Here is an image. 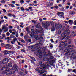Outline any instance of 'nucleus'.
I'll return each instance as SVG.
<instances>
[{
    "label": "nucleus",
    "instance_id": "7",
    "mask_svg": "<svg viewBox=\"0 0 76 76\" xmlns=\"http://www.w3.org/2000/svg\"><path fill=\"white\" fill-rule=\"evenodd\" d=\"M13 70H15V71H18L19 70V68L17 66H14L12 68Z\"/></svg>",
    "mask_w": 76,
    "mask_h": 76
},
{
    "label": "nucleus",
    "instance_id": "35",
    "mask_svg": "<svg viewBox=\"0 0 76 76\" xmlns=\"http://www.w3.org/2000/svg\"><path fill=\"white\" fill-rule=\"evenodd\" d=\"M75 13H74L73 12H71L69 13V15H73Z\"/></svg>",
    "mask_w": 76,
    "mask_h": 76
},
{
    "label": "nucleus",
    "instance_id": "46",
    "mask_svg": "<svg viewBox=\"0 0 76 76\" xmlns=\"http://www.w3.org/2000/svg\"><path fill=\"white\" fill-rule=\"evenodd\" d=\"M21 42H23V43H25V40H23V39L21 40Z\"/></svg>",
    "mask_w": 76,
    "mask_h": 76
},
{
    "label": "nucleus",
    "instance_id": "55",
    "mask_svg": "<svg viewBox=\"0 0 76 76\" xmlns=\"http://www.w3.org/2000/svg\"><path fill=\"white\" fill-rule=\"evenodd\" d=\"M69 28H70V27H69V26H66V28L67 29H68L69 30Z\"/></svg>",
    "mask_w": 76,
    "mask_h": 76
},
{
    "label": "nucleus",
    "instance_id": "54",
    "mask_svg": "<svg viewBox=\"0 0 76 76\" xmlns=\"http://www.w3.org/2000/svg\"><path fill=\"white\" fill-rule=\"evenodd\" d=\"M2 37L4 38H5V34H2Z\"/></svg>",
    "mask_w": 76,
    "mask_h": 76
},
{
    "label": "nucleus",
    "instance_id": "14",
    "mask_svg": "<svg viewBox=\"0 0 76 76\" xmlns=\"http://www.w3.org/2000/svg\"><path fill=\"white\" fill-rule=\"evenodd\" d=\"M40 29L42 30H41L40 31H38V32H39V33H42V34H44V30H42V28L41 27Z\"/></svg>",
    "mask_w": 76,
    "mask_h": 76
},
{
    "label": "nucleus",
    "instance_id": "21",
    "mask_svg": "<svg viewBox=\"0 0 76 76\" xmlns=\"http://www.w3.org/2000/svg\"><path fill=\"white\" fill-rule=\"evenodd\" d=\"M37 26H36V27L37 28H38L39 26H40V25H41L40 24V23H37Z\"/></svg>",
    "mask_w": 76,
    "mask_h": 76
},
{
    "label": "nucleus",
    "instance_id": "24",
    "mask_svg": "<svg viewBox=\"0 0 76 76\" xmlns=\"http://www.w3.org/2000/svg\"><path fill=\"white\" fill-rule=\"evenodd\" d=\"M55 30V29L54 28V26H53L52 28L51 31H52V32H53V31H54Z\"/></svg>",
    "mask_w": 76,
    "mask_h": 76
},
{
    "label": "nucleus",
    "instance_id": "26",
    "mask_svg": "<svg viewBox=\"0 0 76 76\" xmlns=\"http://www.w3.org/2000/svg\"><path fill=\"white\" fill-rule=\"evenodd\" d=\"M47 4L48 6H51V3L50 2H47Z\"/></svg>",
    "mask_w": 76,
    "mask_h": 76
},
{
    "label": "nucleus",
    "instance_id": "18",
    "mask_svg": "<svg viewBox=\"0 0 76 76\" xmlns=\"http://www.w3.org/2000/svg\"><path fill=\"white\" fill-rule=\"evenodd\" d=\"M12 63H10L8 64V66L9 67H12Z\"/></svg>",
    "mask_w": 76,
    "mask_h": 76
},
{
    "label": "nucleus",
    "instance_id": "56",
    "mask_svg": "<svg viewBox=\"0 0 76 76\" xmlns=\"http://www.w3.org/2000/svg\"><path fill=\"white\" fill-rule=\"evenodd\" d=\"M31 22H33V23H37V22H36V21H34V20H32Z\"/></svg>",
    "mask_w": 76,
    "mask_h": 76
},
{
    "label": "nucleus",
    "instance_id": "49",
    "mask_svg": "<svg viewBox=\"0 0 76 76\" xmlns=\"http://www.w3.org/2000/svg\"><path fill=\"white\" fill-rule=\"evenodd\" d=\"M73 72V73H76V69H74L72 71Z\"/></svg>",
    "mask_w": 76,
    "mask_h": 76
},
{
    "label": "nucleus",
    "instance_id": "28",
    "mask_svg": "<svg viewBox=\"0 0 76 76\" xmlns=\"http://www.w3.org/2000/svg\"><path fill=\"white\" fill-rule=\"evenodd\" d=\"M35 46V47H34V49H35V50H37V49L39 48V46L38 47V46Z\"/></svg>",
    "mask_w": 76,
    "mask_h": 76
},
{
    "label": "nucleus",
    "instance_id": "22",
    "mask_svg": "<svg viewBox=\"0 0 76 76\" xmlns=\"http://www.w3.org/2000/svg\"><path fill=\"white\" fill-rule=\"evenodd\" d=\"M7 16H10V17H11V16H13V17L15 16V15L13 16V15H12V14H11V13L8 14Z\"/></svg>",
    "mask_w": 76,
    "mask_h": 76
},
{
    "label": "nucleus",
    "instance_id": "53",
    "mask_svg": "<svg viewBox=\"0 0 76 76\" xmlns=\"http://www.w3.org/2000/svg\"><path fill=\"white\" fill-rule=\"evenodd\" d=\"M69 51V49L66 48L65 50L64 51L65 52H66L67 51Z\"/></svg>",
    "mask_w": 76,
    "mask_h": 76
},
{
    "label": "nucleus",
    "instance_id": "47",
    "mask_svg": "<svg viewBox=\"0 0 76 76\" xmlns=\"http://www.w3.org/2000/svg\"><path fill=\"white\" fill-rule=\"evenodd\" d=\"M50 64L51 66H53V67H54L55 66L54 65V64H53V63H51V64Z\"/></svg>",
    "mask_w": 76,
    "mask_h": 76
},
{
    "label": "nucleus",
    "instance_id": "62",
    "mask_svg": "<svg viewBox=\"0 0 76 76\" xmlns=\"http://www.w3.org/2000/svg\"><path fill=\"white\" fill-rule=\"evenodd\" d=\"M12 30L13 31H14V32H16V33H17L16 31L15 30V29H13Z\"/></svg>",
    "mask_w": 76,
    "mask_h": 76
},
{
    "label": "nucleus",
    "instance_id": "42",
    "mask_svg": "<svg viewBox=\"0 0 76 76\" xmlns=\"http://www.w3.org/2000/svg\"><path fill=\"white\" fill-rule=\"evenodd\" d=\"M11 43L12 44H15V42H14V41L11 42Z\"/></svg>",
    "mask_w": 76,
    "mask_h": 76
},
{
    "label": "nucleus",
    "instance_id": "64",
    "mask_svg": "<svg viewBox=\"0 0 76 76\" xmlns=\"http://www.w3.org/2000/svg\"><path fill=\"white\" fill-rule=\"evenodd\" d=\"M10 33H12V32H13V31H12V30H11V29L10 30Z\"/></svg>",
    "mask_w": 76,
    "mask_h": 76
},
{
    "label": "nucleus",
    "instance_id": "37",
    "mask_svg": "<svg viewBox=\"0 0 76 76\" xmlns=\"http://www.w3.org/2000/svg\"><path fill=\"white\" fill-rule=\"evenodd\" d=\"M15 36L17 38H18V37H19V35L18 34V33H16Z\"/></svg>",
    "mask_w": 76,
    "mask_h": 76
},
{
    "label": "nucleus",
    "instance_id": "51",
    "mask_svg": "<svg viewBox=\"0 0 76 76\" xmlns=\"http://www.w3.org/2000/svg\"><path fill=\"white\" fill-rule=\"evenodd\" d=\"M70 53H71V54ZM70 53H69V55H72L73 54V52L72 51L70 52Z\"/></svg>",
    "mask_w": 76,
    "mask_h": 76
},
{
    "label": "nucleus",
    "instance_id": "59",
    "mask_svg": "<svg viewBox=\"0 0 76 76\" xmlns=\"http://www.w3.org/2000/svg\"><path fill=\"white\" fill-rule=\"evenodd\" d=\"M4 18H5V19H8V18L7 17H6V16H4Z\"/></svg>",
    "mask_w": 76,
    "mask_h": 76
},
{
    "label": "nucleus",
    "instance_id": "20",
    "mask_svg": "<svg viewBox=\"0 0 76 76\" xmlns=\"http://www.w3.org/2000/svg\"><path fill=\"white\" fill-rule=\"evenodd\" d=\"M55 25L56 28V29H58V25L57 24H55Z\"/></svg>",
    "mask_w": 76,
    "mask_h": 76
},
{
    "label": "nucleus",
    "instance_id": "23",
    "mask_svg": "<svg viewBox=\"0 0 76 76\" xmlns=\"http://www.w3.org/2000/svg\"><path fill=\"white\" fill-rule=\"evenodd\" d=\"M42 25L43 27H44V28H45V26H46L45 25V23H42Z\"/></svg>",
    "mask_w": 76,
    "mask_h": 76
},
{
    "label": "nucleus",
    "instance_id": "5",
    "mask_svg": "<svg viewBox=\"0 0 76 76\" xmlns=\"http://www.w3.org/2000/svg\"><path fill=\"white\" fill-rule=\"evenodd\" d=\"M2 29L3 30L4 29H5V30H4V32H6L8 31V30H9V28L7 27H6V25H3L2 26Z\"/></svg>",
    "mask_w": 76,
    "mask_h": 76
},
{
    "label": "nucleus",
    "instance_id": "40",
    "mask_svg": "<svg viewBox=\"0 0 76 76\" xmlns=\"http://www.w3.org/2000/svg\"><path fill=\"white\" fill-rule=\"evenodd\" d=\"M10 34L9 32H7L6 33L7 36H10Z\"/></svg>",
    "mask_w": 76,
    "mask_h": 76
},
{
    "label": "nucleus",
    "instance_id": "43",
    "mask_svg": "<svg viewBox=\"0 0 76 76\" xmlns=\"http://www.w3.org/2000/svg\"><path fill=\"white\" fill-rule=\"evenodd\" d=\"M20 9L21 11H23V10H25V9H24L23 7H21L20 8Z\"/></svg>",
    "mask_w": 76,
    "mask_h": 76
},
{
    "label": "nucleus",
    "instance_id": "17",
    "mask_svg": "<svg viewBox=\"0 0 76 76\" xmlns=\"http://www.w3.org/2000/svg\"><path fill=\"white\" fill-rule=\"evenodd\" d=\"M35 46H36L35 45L31 46L29 47V48H31V49H35Z\"/></svg>",
    "mask_w": 76,
    "mask_h": 76
},
{
    "label": "nucleus",
    "instance_id": "6",
    "mask_svg": "<svg viewBox=\"0 0 76 76\" xmlns=\"http://www.w3.org/2000/svg\"><path fill=\"white\" fill-rule=\"evenodd\" d=\"M10 60V59H9L8 58L4 59L3 60L2 63L3 64H6V63H8V61H9Z\"/></svg>",
    "mask_w": 76,
    "mask_h": 76
},
{
    "label": "nucleus",
    "instance_id": "27",
    "mask_svg": "<svg viewBox=\"0 0 76 76\" xmlns=\"http://www.w3.org/2000/svg\"><path fill=\"white\" fill-rule=\"evenodd\" d=\"M61 28H62V25L61 24L59 25V26H58V28L60 29Z\"/></svg>",
    "mask_w": 76,
    "mask_h": 76
},
{
    "label": "nucleus",
    "instance_id": "39",
    "mask_svg": "<svg viewBox=\"0 0 76 76\" xmlns=\"http://www.w3.org/2000/svg\"><path fill=\"white\" fill-rule=\"evenodd\" d=\"M10 38H14V36L12 34L10 36Z\"/></svg>",
    "mask_w": 76,
    "mask_h": 76
},
{
    "label": "nucleus",
    "instance_id": "3",
    "mask_svg": "<svg viewBox=\"0 0 76 76\" xmlns=\"http://www.w3.org/2000/svg\"><path fill=\"white\" fill-rule=\"evenodd\" d=\"M30 36L31 37L33 38H34L36 40H38V39H39V38H41V39H42V36H44V34H42L41 35H31V34H30Z\"/></svg>",
    "mask_w": 76,
    "mask_h": 76
},
{
    "label": "nucleus",
    "instance_id": "13",
    "mask_svg": "<svg viewBox=\"0 0 76 76\" xmlns=\"http://www.w3.org/2000/svg\"><path fill=\"white\" fill-rule=\"evenodd\" d=\"M72 36H76V31L74 32V31H72Z\"/></svg>",
    "mask_w": 76,
    "mask_h": 76
},
{
    "label": "nucleus",
    "instance_id": "12",
    "mask_svg": "<svg viewBox=\"0 0 76 76\" xmlns=\"http://www.w3.org/2000/svg\"><path fill=\"white\" fill-rule=\"evenodd\" d=\"M68 23L70 25H73V21L72 20H69L68 21Z\"/></svg>",
    "mask_w": 76,
    "mask_h": 76
},
{
    "label": "nucleus",
    "instance_id": "60",
    "mask_svg": "<svg viewBox=\"0 0 76 76\" xmlns=\"http://www.w3.org/2000/svg\"><path fill=\"white\" fill-rule=\"evenodd\" d=\"M42 76H48V75H46V74H43L42 75Z\"/></svg>",
    "mask_w": 76,
    "mask_h": 76
},
{
    "label": "nucleus",
    "instance_id": "45",
    "mask_svg": "<svg viewBox=\"0 0 76 76\" xmlns=\"http://www.w3.org/2000/svg\"><path fill=\"white\" fill-rule=\"evenodd\" d=\"M27 41H29V42H31V39H27Z\"/></svg>",
    "mask_w": 76,
    "mask_h": 76
},
{
    "label": "nucleus",
    "instance_id": "8",
    "mask_svg": "<svg viewBox=\"0 0 76 76\" xmlns=\"http://www.w3.org/2000/svg\"><path fill=\"white\" fill-rule=\"evenodd\" d=\"M70 38V37L69 36H67L66 38V41H68V40H69V42H68V43L70 44H71V42L70 41V40H69V39Z\"/></svg>",
    "mask_w": 76,
    "mask_h": 76
},
{
    "label": "nucleus",
    "instance_id": "34",
    "mask_svg": "<svg viewBox=\"0 0 76 76\" xmlns=\"http://www.w3.org/2000/svg\"><path fill=\"white\" fill-rule=\"evenodd\" d=\"M8 28L9 29H13V26H8Z\"/></svg>",
    "mask_w": 76,
    "mask_h": 76
},
{
    "label": "nucleus",
    "instance_id": "4",
    "mask_svg": "<svg viewBox=\"0 0 76 76\" xmlns=\"http://www.w3.org/2000/svg\"><path fill=\"white\" fill-rule=\"evenodd\" d=\"M1 70H4L5 72H6V75H10V73H9L10 70V68H7L6 67H4L2 68Z\"/></svg>",
    "mask_w": 76,
    "mask_h": 76
},
{
    "label": "nucleus",
    "instance_id": "32",
    "mask_svg": "<svg viewBox=\"0 0 76 76\" xmlns=\"http://www.w3.org/2000/svg\"><path fill=\"white\" fill-rule=\"evenodd\" d=\"M6 48L7 49V50H10V49H11L12 48L10 46H9L8 47H6Z\"/></svg>",
    "mask_w": 76,
    "mask_h": 76
},
{
    "label": "nucleus",
    "instance_id": "19",
    "mask_svg": "<svg viewBox=\"0 0 76 76\" xmlns=\"http://www.w3.org/2000/svg\"><path fill=\"white\" fill-rule=\"evenodd\" d=\"M8 4L10 7H15V6L13 4Z\"/></svg>",
    "mask_w": 76,
    "mask_h": 76
},
{
    "label": "nucleus",
    "instance_id": "33",
    "mask_svg": "<svg viewBox=\"0 0 76 76\" xmlns=\"http://www.w3.org/2000/svg\"><path fill=\"white\" fill-rule=\"evenodd\" d=\"M13 41L15 42H16V41H17V38L16 37L14 38L13 39Z\"/></svg>",
    "mask_w": 76,
    "mask_h": 76
},
{
    "label": "nucleus",
    "instance_id": "63",
    "mask_svg": "<svg viewBox=\"0 0 76 76\" xmlns=\"http://www.w3.org/2000/svg\"><path fill=\"white\" fill-rule=\"evenodd\" d=\"M25 10H26V11H29V9L27 8L25 9Z\"/></svg>",
    "mask_w": 76,
    "mask_h": 76
},
{
    "label": "nucleus",
    "instance_id": "16",
    "mask_svg": "<svg viewBox=\"0 0 76 76\" xmlns=\"http://www.w3.org/2000/svg\"><path fill=\"white\" fill-rule=\"evenodd\" d=\"M46 26H50V23L48 21H46L45 22Z\"/></svg>",
    "mask_w": 76,
    "mask_h": 76
},
{
    "label": "nucleus",
    "instance_id": "36",
    "mask_svg": "<svg viewBox=\"0 0 76 76\" xmlns=\"http://www.w3.org/2000/svg\"><path fill=\"white\" fill-rule=\"evenodd\" d=\"M0 2L1 3H5L6 1H5L4 0H2L0 1Z\"/></svg>",
    "mask_w": 76,
    "mask_h": 76
},
{
    "label": "nucleus",
    "instance_id": "10",
    "mask_svg": "<svg viewBox=\"0 0 76 76\" xmlns=\"http://www.w3.org/2000/svg\"><path fill=\"white\" fill-rule=\"evenodd\" d=\"M39 52V58H41V57H42V52H41L40 51V50H38V52Z\"/></svg>",
    "mask_w": 76,
    "mask_h": 76
},
{
    "label": "nucleus",
    "instance_id": "48",
    "mask_svg": "<svg viewBox=\"0 0 76 76\" xmlns=\"http://www.w3.org/2000/svg\"><path fill=\"white\" fill-rule=\"evenodd\" d=\"M73 24L74 25H76V21L75 20L73 22Z\"/></svg>",
    "mask_w": 76,
    "mask_h": 76
},
{
    "label": "nucleus",
    "instance_id": "41",
    "mask_svg": "<svg viewBox=\"0 0 76 76\" xmlns=\"http://www.w3.org/2000/svg\"><path fill=\"white\" fill-rule=\"evenodd\" d=\"M13 54H14L13 53H12L9 56H10V57H12L13 56Z\"/></svg>",
    "mask_w": 76,
    "mask_h": 76
},
{
    "label": "nucleus",
    "instance_id": "25",
    "mask_svg": "<svg viewBox=\"0 0 76 76\" xmlns=\"http://www.w3.org/2000/svg\"><path fill=\"white\" fill-rule=\"evenodd\" d=\"M58 16H59L60 18H64V15H58Z\"/></svg>",
    "mask_w": 76,
    "mask_h": 76
},
{
    "label": "nucleus",
    "instance_id": "9",
    "mask_svg": "<svg viewBox=\"0 0 76 76\" xmlns=\"http://www.w3.org/2000/svg\"><path fill=\"white\" fill-rule=\"evenodd\" d=\"M31 32H32L33 34H38V31H34V30L33 29H31Z\"/></svg>",
    "mask_w": 76,
    "mask_h": 76
},
{
    "label": "nucleus",
    "instance_id": "52",
    "mask_svg": "<svg viewBox=\"0 0 76 76\" xmlns=\"http://www.w3.org/2000/svg\"><path fill=\"white\" fill-rule=\"evenodd\" d=\"M31 58L33 60H34V61H35V59L34 58H32V57H31Z\"/></svg>",
    "mask_w": 76,
    "mask_h": 76
},
{
    "label": "nucleus",
    "instance_id": "44",
    "mask_svg": "<svg viewBox=\"0 0 76 76\" xmlns=\"http://www.w3.org/2000/svg\"><path fill=\"white\" fill-rule=\"evenodd\" d=\"M61 30H58V34H61Z\"/></svg>",
    "mask_w": 76,
    "mask_h": 76
},
{
    "label": "nucleus",
    "instance_id": "2",
    "mask_svg": "<svg viewBox=\"0 0 76 76\" xmlns=\"http://www.w3.org/2000/svg\"><path fill=\"white\" fill-rule=\"evenodd\" d=\"M70 33V31H68L67 30L64 31L63 33L61 34V38L62 40L66 38V36H67V34L68 35Z\"/></svg>",
    "mask_w": 76,
    "mask_h": 76
},
{
    "label": "nucleus",
    "instance_id": "57",
    "mask_svg": "<svg viewBox=\"0 0 76 76\" xmlns=\"http://www.w3.org/2000/svg\"><path fill=\"white\" fill-rule=\"evenodd\" d=\"M58 6H59V7H63V5L61 4H59L58 5Z\"/></svg>",
    "mask_w": 76,
    "mask_h": 76
},
{
    "label": "nucleus",
    "instance_id": "38",
    "mask_svg": "<svg viewBox=\"0 0 76 76\" xmlns=\"http://www.w3.org/2000/svg\"><path fill=\"white\" fill-rule=\"evenodd\" d=\"M40 44V42H37V44L35 45L36 46H38V45L39 44Z\"/></svg>",
    "mask_w": 76,
    "mask_h": 76
},
{
    "label": "nucleus",
    "instance_id": "50",
    "mask_svg": "<svg viewBox=\"0 0 76 76\" xmlns=\"http://www.w3.org/2000/svg\"><path fill=\"white\" fill-rule=\"evenodd\" d=\"M2 10L4 12V13H6V10H5L4 9H3Z\"/></svg>",
    "mask_w": 76,
    "mask_h": 76
},
{
    "label": "nucleus",
    "instance_id": "31",
    "mask_svg": "<svg viewBox=\"0 0 76 76\" xmlns=\"http://www.w3.org/2000/svg\"><path fill=\"white\" fill-rule=\"evenodd\" d=\"M26 30L28 33H30V31H29V28L28 27H27L26 28Z\"/></svg>",
    "mask_w": 76,
    "mask_h": 76
},
{
    "label": "nucleus",
    "instance_id": "58",
    "mask_svg": "<svg viewBox=\"0 0 76 76\" xmlns=\"http://www.w3.org/2000/svg\"><path fill=\"white\" fill-rule=\"evenodd\" d=\"M55 8V9H58V6H55L54 7Z\"/></svg>",
    "mask_w": 76,
    "mask_h": 76
},
{
    "label": "nucleus",
    "instance_id": "61",
    "mask_svg": "<svg viewBox=\"0 0 76 76\" xmlns=\"http://www.w3.org/2000/svg\"><path fill=\"white\" fill-rule=\"evenodd\" d=\"M34 4H29V6H34Z\"/></svg>",
    "mask_w": 76,
    "mask_h": 76
},
{
    "label": "nucleus",
    "instance_id": "29",
    "mask_svg": "<svg viewBox=\"0 0 76 76\" xmlns=\"http://www.w3.org/2000/svg\"><path fill=\"white\" fill-rule=\"evenodd\" d=\"M60 10H61V11H62L63 12H64V11H66V10H64V8L63 7H62L61 9Z\"/></svg>",
    "mask_w": 76,
    "mask_h": 76
},
{
    "label": "nucleus",
    "instance_id": "11",
    "mask_svg": "<svg viewBox=\"0 0 76 76\" xmlns=\"http://www.w3.org/2000/svg\"><path fill=\"white\" fill-rule=\"evenodd\" d=\"M58 16H60L61 15H64V13L63 12H58L57 13Z\"/></svg>",
    "mask_w": 76,
    "mask_h": 76
},
{
    "label": "nucleus",
    "instance_id": "30",
    "mask_svg": "<svg viewBox=\"0 0 76 76\" xmlns=\"http://www.w3.org/2000/svg\"><path fill=\"white\" fill-rule=\"evenodd\" d=\"M6 47H10V44H6Z\"/></svg>",
    "mask_w": 76,
    "mask_h": 76
},
{
    "label": "nucleus",
    "instance_id": "1",
    "mask_svg": "<svg viewBox=\"0 0 76 76\" xmlns=\"http://www.w3.org/2000/svg\"><path fill=\"white\" fill-rule=\"evenodd\" d=\"M49 65L48 64H46L45 63H44L43 64L41 65V67H42L43 68H40L41 70L39 71L38 72L40 73V74H43L44 72H46L47 71H44V70H46V68L50 67L49 66Z\"/></svg>",
    "mask_w": 76,
    "mask_h": 76
},
{
    "label": "nucleus",
    "instance_id": "15",
    "mask_svg": "<svg viewBox=\"0 0 76 76\" xmlns=\"http://www.w3.org/2000/svg\"><path fill=\"white\" fill-rule=\"evenodd\" d=\"M4 53L5 54H10V53H11V51L6 50L4 52Z\"/></svg>",
    "mask_w": 76,
    "mask_h": 76
}]
</instances>
